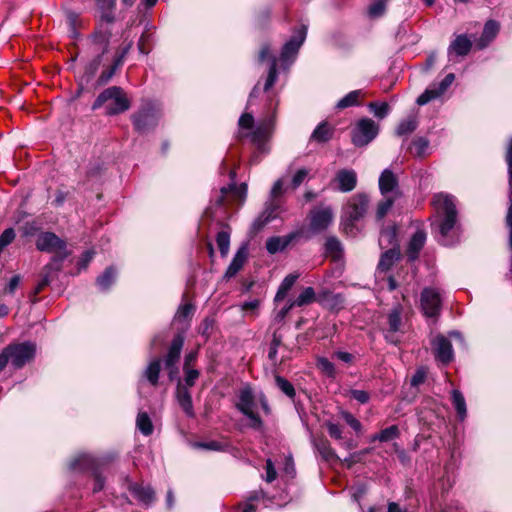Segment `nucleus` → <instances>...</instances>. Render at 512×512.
<instances>
[{
    "instance_id": "7",
    "label": "nucleus",
    "mask_w": 512,
    "mask_h": 512,
    "mask_svg": "<svg viewBox=\"0 0 512 512\" xmlns=\"http://www.w3.org/2000/svg\"><path fill=\"white\" fill-rule=\"evenodd\" d=\"M307 36V26L302 24L297 28L291 38L284 44L280 55V60L284 64L292 63Z\"/></svg>"
},
{
    "instance_id": "14",
    "label": "nucleus",
    "mask_w": 512,
    "mask_h": 512,
    "mask_svg": "<svg viewBox=\"0 0 512 512\" xmlns=\"http://www.w3.org/2000/svg\"><path fill=\"white\" fill-rule=\"evenodd\" d=\"M273 132V120H263L258 126L249 134L251 141L257 146L259 152L267 153L268 149L265 147L266 141L271 137Z\"/></svg>"
},
{
    "instance_id": "32",
    "label": "nucleus",
    "mask_w": 512,
    "mask_h": 512,
    "mask_svg": "<svg viewBox=\"0 0 512 512\" xmlns=\"http://www.w3.org/2000/svg\"><path fill=\"white\" fill-rule=\"evenodd\" d=\"M471 46V41L465 35H460L451 43L449 51L459 56H465L469 53Z\"/></svg>"
},
{
    "instance_id": "6",
    "label": "nucleus",
    "mask_w": 512,
    "mask_h": 512,
    "mask_svg": "<svg viewBox=\"0 0 512 512\" xmlns=\"http://www.w3.org/2000/svg\"><path fill=\"white\" fill-rule=\"evenodd\" d=\"M255 407L256 399L252 393V390L250 388L242 389L239 394L237 408L250 419V426L252 428L261 429L263 426V422L260 419V417L255 413Z\"/></svg>"
},
{
    "instance_id": "30",
    "label": "nucleus",
    "mask_w": 512,
    "mask_h": 512,
    "mask_svg": "<svg viewBox=\"0 0 512 512\" xmlns=\"http://www.w3.org/2000/svg\"><path fill=\"white\" fill-rule=\"evenodd\" d=\"M177 400L186 415L188 417H193L194 410L191 395L186 388L180 385L177 388Z\"/></svg>"
},
{
    "instance_id": "22",
    "label": "nucleus",
    "mask_w": 512,
    "mask_h": 512,
    "mask_svg": "<svg viewBox=\"0 0 512 512\" xmlns=\"http://www.w3.org/2000/svg\"><path fill=\"white\" fill-rule=\"evenodd\" d=\"M247 256H248L247 248L245 246L240 247L237 250L236 254L234 255L230 265L228 266V268L225 272V277H227V278L234 277L239 272V270L243 267V265L247 259Z\"/></svg>"
},
{
    "instance_id": "16",
    "label": "nucleus",
    "mask_w": 512,
    "mask_h": 512,
    "mask_svg": "<svg viewBox=\"0 0 512 512\" xmlns=\"http://www.w3.org/2000/svg\"><path fill=\"white\" fill-rule=\"evenodd\" d=\"M379 190L383 197H401V192L398 186V179L390 169H385L381 173L379 177Z\"/></svg>"
},
{
    "instance_id": "60",
    "label": "nucleus",
    "mask_w": 512,
    "mask_h": 512,
    "mask_svg": "<svg viewBox=\"0 0 512 512\" xmlns=\"http://www.w3.org/2000/svg\"><path fill=\"white\" fill-rule=\"evenodd\" d=\"M326 427L328 430L329 435L334 439H341L342 438V430L338 424H335L333 422H327Z\"/></svg>"
},
{
    "instance_id": "33",
    "label": "nucleus",
    "mask_w": 512,
    "mask_h": 512,
    "mask_svg": "<svg viewBox=\"0 0 512 512\" xmlns=\"http://www.w3.org/2000/svg\"><path fill=\"white\" fill-rule=\"evenodd\" d=\"M399 255V249L389 248L381 255L380 261L378 263V270L384 272L388 271L394 262L398 259Z\"/></svg>"
},
{
    "instance_id": "27",
    "label": "nucleus",
    "mask_w": 512,
    "mask_h": 512,
    "mask_svg": "<svg viewBox=\"0 0 512 512\" xmlns=\"http://www.w3.org/2000/svg\"><path fill=\"white\" fill-rule=\"evenodd\" d=\"M388 324L389 331L385 335V338L391 343H396L397 339L394 334L399 331L401 326V313L399 309L395 308L389 313Z\"/></svg>"
},
{
    "instance_id": "4",
    "label": "nucleus",
    "mask_w": 512,
    "mask_h": 512,
    "mask_svg": "<svg viewBox=\"0 0 512 512\" xmlns=\"http://www.w3.org/2000/svg\"><path fill=\"white\" fill-rule=\"evenodd\" d=\"M378 125L370 118L360 119L352 132V142L356 146H365L378 134Z\"/></svg>"
},
{
    "instance_id": "31",
    "label": "nucleus",
    "mask_w": 512,
    "mask_h": 512,
    "mask_svg": "<svg viewBox=\"0 0 512 512\" xmlns=\"http://www.w3.org/2000/svg\"><path fill=\"white\" fill-rule=\"evenodd\" d=\"M333 128L327 122L320 123L311 135V140L318 143H325L333 136Z\"/></svg>"
},
{
    "instance_id": "25",
    "label": "nucleus",
    "mask_w": 512,
    "mask_h": 512,
    "mask_svg": "<svg viewBox=\"0 0 512 512\" xmlns=\"http://www.w3.org/2000/svg\"><path fill=\"white\" fill-rule=\"evenodd\" d=\"M130 491L138 501L146 506L152 504L155 499L154 491L149 486L144 487L138 484H133L130 486Z\"/></svg>"
},
{
    "instance_id": "55",
    "label": "nucleus",
    "mask_w": 512,
    "mask_h": 512,
    "mask_svg": "<svg viewBox=\"0 0 512 512\" xmlns=\"http://www.w3.org/2000/svg\"><path fill=\"white\" fill-rule=\"evenodd\" d=\"M326 251L330 253H338L341 251V243L336 237H329L325 243Z\"/></svg>"
},
{
    "instance_id": "58",
    "label": "nucleus",
    "mask_w": 512,
    "mask_h": 512,
    "mask_svg": "<svg viewBox=\"0 0 512 512\" xmlns=\"http://www.w3.org/2000/svg\"><path fill=\"white\" fill-rule=\"evenodd\" d=\"M350 395L353 399H355L356 401H358L361 404L367 403L370 399L368 392H366L364 390H357V389L351 390Z\"/></svg>"
},
{
    "instance_id": "12",
    "label": "nucleus",
    "mask_w": 512,
    "mask_h": 512,
    "mask_svg": "<svg viewBox=\"0 0 512 512\" xmlns=\"http://www.w3.org/2000/svg\"><path fill=\"white\" fill-rule=\"evenodd\" d=\"M421 308L426 317H435L441 309L440 292L434 288H425L421 293Z\"/></svg>"
},
{
    "instance_id": "28",
    "label": "nucleus",
    "mask_w": 512,
    "mask_h": 512,
    "mask_svg": "<svg viewBox=\"0 0 512 512\" xmlns=\"http://www.w3.org/2000/svg\"><path fill=\"white\" fill-rule=\"evenodd\" d=\"M293 238V234L283 237H271L266 242V249L270 254H275L277 252L283 251L290 244Z\"/></svg>"
},
{
    "instance_id": "24",
    "label": "nucleus",
    "mask_w": 512,
    "mask_h": 512,
    "mask_svg": "<svg viewBox=\"0 0 512 512\" xmlns=\"http://www.w3.org/2000/svg\"><path fill=\"white\" fill-rule=\"evenodd\" d=\"M313 445L325 461L339 460L329 441L324 437L315 438Z\"/></svg>"
},
{
    "instance_id": "9",
    "label": "nucleus",
    "mask_w": 512,
    "mask_h": 512,
    "mask_svg": "<svg viewBox=\"0 0 512 512\" xmlns=\"http://www.w3.org/2000/svg\"><path fill=\"white\" fill-rule=\"evenodd\" d=\"M36 247L40 251L58 253L51 263H55L66 252V243L51 232L41 233L36 240Z\"/></svg>"
},
{
    "instance_id": "44",
    "label": "nucleus",
    "mask_w": 512,
    "mask_h": 512,
    "mask_svg": "<svg viewBox=\"0 0 512 512\" xmlns=\"http://www.w3.org/2000/svg\"><path fill=\"white\" fill-rule=\"evenodd\" d=\"M194 313V307L191 304H183L181 305L176 314H175V321L181 322V323H188V321L191 319L192 315Z\"/></svg>"
},
{
    "instance_id": "53",
    "label": "nucleus",
    "mask_w": 512,
    "mask_h": 512,
    "mask_svg": "<svg viewBox=\"0 0 512 512\" xmlns=\"http://www.w3.org/2000/svg\"><path fill=\"white\" fill-rule=\"evenodd\" d=\"M214 319L212 318H205L201 325L199 326V334H201L205 339H208V337L211 335L212 330L214 328Z\"/></svg>"
},
{
    "instance_id": "43",
    "label": "nucleus",
    "mask_w": 512,
    "mask_h": 512,
    "mask_svg": "<svg viewBox=\"0 0 512 512\" xmlns=\"http://www.w3.org/2000/svg\"><path fill=\"white\" fill-rule=\"evenodd\" d=\"M396 199L397 198L395 197L386 196L382 201L378 203L376 210V218L378 221H381L386 216Z\"/></svg>"
},
{
    "instance_id": "1",
    "label": "nucleus",
    "mask_w": 512,
    "mask_h": 512,
    "mask_svg": "<svg viewBox=\"0 0 512 512\" xmlns=\"http://www.w3.org/2000/svg\"><path fill=\"white\" fill-rule=\"evenodd\" d=\"M432 204L438 230L437 240L441 245L453 246L460 238L455 199L451 195L439 193L433 197Z\"/></svg>"
},
{
    "instance_id": "52",
    "label": "nucleus",
    "mask_w": 512,
    "mask_h": 512,
    "mask_svg": "<svg viewBox=\"0 0 512 512\" xmlns=\"http://www.w3.org/2000/svg\"><path fill=\"white\" fill-rule=\"evenodd\" d=\"M15 238V231L13 228H7L0 235V251L12 243Z\"/></svg>"
},
{
    "instance_id": "40",
    "label": "nucleus",
    "mask_w": 512,
    "mask_h": 512,
    "mask_svg": "<svg viewBox=\"0 0 512 512\" xmlns=\"http://www.w3.org/2000/svg\"><path fill=\"white\" fill-rule=\"evenodd\" d=\"M136 425L140 432L145 436H149L153 432L152 421L146 412H140L138 414Z\"/></svg>"
},
{
    "instance_id": "57",
    "label": "nucleus",
    "mask_w": 512,
    "mask_h": 512,
    "mask_svg": "<svg viewBox=\"0 0 512 512\" xmlns=\"http://www.w3.org/2000/svg\"><path fill=\"white\" fill-rule=\"evenodd\" d=\"M254 124V117L250 113H244L239 118V127L240 129H252Z\"/></svg>"
},
{
    "instance_id": "17",
    "label": "nucleus",
    "mask_w": 512,
    "mask_h": 512,
    "mask_svg": "<svg viewBox=\"0 0 512 512\" xmlns=\"http://www.w3.org/2000/svg\"><path fill=\"white\" fill-rule=\"evenodd\" d=\"M432 346L435 357L443 364H448L453 359V349L451 342L443 335H437L432 340Z\"/></svg>"
},
{
    "instance_id": "62",
    "label": "nucleus",
    "mask_w": 512,
    "mask_h": 512,
    "mask_svg": "<svg viewBox=\"0 0 512 512\" xmlns=\"http://www.w3.org/2000/svg\"><path fill=\"white\" fill-rule=\"evenodd\" d=\"M186 371L185 382L188 386H193L196 379L199 376V372L196 369H190L189 367H184Z\"/></svg>"
},
{
    "instance_id": "34",
    "label": "nucleus",
    "mask_w": 512,
    "mask_h": 512,
    "mask_svg": "<svg viewBox=\"0 0 512 512\" xmlns=\"http://www.w3.org/2000/svg\"><path fill=\"white\" fill-rule=\"evenodd\" d=\"M417 126V117L415 115H410L398 124L396 134L398 136H408L416 130Z\"/></svg>"
},
{
    "instance_id": "61",
    "label": "nucleus",
    "mask_w": 512,
    "mask_h": 512,
    "mask_svg": "<svg viewBox=\"0 0 512 512\" xmlns=\"http://www.w3.org/2000/svg\"><path fill=\"white\" fill-rule=\"evenodd\" d=\"M284 193V181L283 179H278L270 192L271 198H279Z\"/></svg>"
},
{
    "instance_id": "13",
    "label": "nucleus",
    "mask_w": 512,
    "mask_h": 512,
    "mask_svg": "<svg viewBox=\"0 0 512 512\" xmlns=\"http://www.w3.org/2000/svg\"><path fill=\"white\" fill-rule=\"evenodd\" d=\"M455 80V75L449 73L445 78L438 84V86L431 85L428 87L416 100V103L420 106L427 104L431 100L441 97L447 89L452 85Z\"/></svg>"
},
{
    "instance_id": "49",
    "label": "nucleus",
    "mask_w": 512,
    "mask_h": 512,
    "mask_svg": "<svg viewBox=\"0 0 512 512\" xmlns=\"http://www.w3.org/2000/svg\"><path fill=\"white\" fill-rule=\"evenodd\" d=\"M275 381H276L278 388L284 394H286L290 398H293L295 396V389H294L293 385L288 380H286L285 378H283L281 376H276Z\"/></svg>"
},
{
    "instance_id": "29",
    "label": "nucleus",
    "mask_w": 512,
    "mask_h": 512,
    "mask_svg": "<svg viewBox=\"0 0 512 512\" xmlns=\"http://www.w3.org/2000/svg\"><path fill=\"white\" fill-rule=\"evenodd\" d=\"M379 245L382 249L396 248L399 249L397 241V230L395 226L386 228L381 231L379 237Z\"/></svg>"
},
{
    "instance_id": "54",
    "label": "nucleus",
    "mask_w": 512,
    "mask_h": 512,
    "mask_svg": "<svg viewBox=\"0 0 512 512\" xmlns=\"http://www.w3.org/2000/svg\"><path fill=\"white\" fill-rule=\"evenodd\" d=\"M308 174H309V170L306 168H301V169L297 170L296 173L292 177L293 188L296 189L297 187H299L304 182V180L307 178Z\"/></svg>"
},
{
    "instance_id": "63",
    "label": "nucleus",
    "mask_w": 512,
    "mask_h": 512,
    "mask_svg": "<svg viewBox=\"0 0 512 512\" xmlns=\"http://www.w3.org/2000/svg\"><path fill=\"white\" fill-rule=\"evenodd\" d=\"M268 358L273 362V364H277L278 362L281 363L285 359L290 358L289 354L282 355L281 359L278 358V349L275 347L270 346Z\"/></svg>"
},
{
    "instance_id": "51",
    "label": "nucleus",
    "mask_w": 512,
    "mask_h": 512,
    "mask_svg": "<svg viewBox=\"0 0 512 512\" xmlns=\"http://www.w3.org/2000/svg\"><path fill=\"white\" fill-rule=\"evenodd\" d=\"M317 367L328 377L335 376L334 364L327 358L321 357L317 360Z\"/></svg>"
},
{
    "instance_id": "35",
    "label": "nucleus",
    "mask_w": 512,
    "mask_h": 512,
    "mask_svg": "<svg viewBox=\"0 0 512 512\" xmlns=\"http://www.w3.org/2000/svg\"><path fill=\"white\" fill-rule=\"evenodd\" d=\"M297 279V274H289L283 279L275 295V302H279L286 297L288 291L292 288Z\"/></svg>"
},
{
    "instance_id": "50",
    "label": "nucleus",
    "mask_w": 512,
    "mask_h": 512,
    "mask_svg": "<svg viewBox=\"0 0 512 512\" xmlns=\"http://www.w3.org/2000/svg\"><path fill=\"white\" fill-rule=\"evenodd\" d=\"M369 108L373 112V114L379 119L385 118L389 112V106L385 102H372L369 104Z\"/></svg>"
},
{
    "instance_id": "10",
    "label": "nucleus",
    "mask_w": 512,
    "mask_h": 512,
    "mask_svg": "<svg viewBox=\"0 0 512 512\" xmlns=\"http://www.w3.org/2000/svg\"><path fill=\"white\" fill-rule=\"evenodd\" d=\"M334 212L330 206H319L309 213L310 230L313 233L325 231L333 222Z\"/></svg>"
},
{
    "instance_id": "37",
    "label": "nucleus",
    "mask_w": 512,
    "mask_h": 512,
    "mask_svg": "<svg viewBox=\"0 0 512 512\" xmlns=\"http://www.w3.org/2000/svg\"><path fill=\"white\" fill-rule=\"evenodd\" d=\"M452 403L454 408L460 418V420H464L467 415V408L464 396L458 390L452 391Z\"/></svg>"
},
{
    "instance_id": "26",
    "label": "nucleus",
    "mask_w": 512,
    "mask_h": 512,
    "mask_svg": "<svg viewBox=\"0 0 512 512\" xmlns=\"http://www.w3.org/2000/svg\"><path fill=\"white\" fill-rule=\"evenodd\" d=\"M317 302L329 309H338L342 306L343 299L339 294L323 290L317 295Z\"/></svg>"
},
{
    "instance_id": "47",
    "label": "nucleus",
    "mask_w": 512,
    "mask_h": 512,
    "mask_svg": "<svg viewBox=\"0 0 512 512\" xmlns=\"http://www.w3.org/2000/svg\"><path fill=\"white\" fill-rule=\"evenodd\" d=\"M428 146H429V142L427 139L418 138L413 141L412 147H411V152L415 156L422 157L423 155H425V153L428 149Z\"/></svg>"
},
{
    "instance_id": "3",
    "label": "nucleus",
    "mask_w": 512,
    "mask_h": 512,
    "mask_svg": "<svg viewBox=\"0 0 512 512\" xmlns=\"http://www.w3.org/2000/svg\"><path fill=\"white\" fill-rule=\"evenodd\" d=\"M106 105V114L115 115L129 109L130 104L123 90L120 87L113 86L105 89L95 100L92 109L96 110L102 105Z\"/></svg>"
},
{
    "instance_id": "59",
    "label": "nucleus",
    "mask_w": 512,
    "mask_h": 512,
    "mask_svg": "<svg viewBox=\"0 0 512 512\" xmlns=\"http://www.w3.org/2000/svg\"><path fill=\"white\" fill-rule=\"evenodd\" d=\"M94 256V251L93 250H87L85 251L80 260L78 261V270H83V269H86L88 264L90 263V261L92 260Z\"/></svg>"
},
{
    "instance_id": "56",
    "label": "nucleus",
    "mask_w": 512,
    "mask_h": 512,
    "mask_svg": "<svg viewBox=\"0 0 512 512\" xmlns=\"http://www.w3.org/2000/svg\"><path fill=\"white\" fill-rule=\"evenodd\" d=\"M343 419L346 421V423L354 429L356 432H359L362 428V425L358 419H356L351 413L344 412L343 413Z\"/></svg>"
},
{
    "instance_id": "2",
    "label": "nucleus",
    "mask_w": 512,
    "mask_h": 512,
    "mask_svg": "<svg viewBox=\"0 0 512 512\" xmlns=\"http://www.w3.org/2000/svg\"><path fill=\"white\" fill-rule=\"evenodd\" d=\"M368 202L367 195L359 193L352 196L343 206L340 226L345 234L351 237L357 235L358 229L355 226V222L365 215Z\"/></svg>"
},
{
    "instance_id": "19",
    "label": "nucleus",
    "mask_w": 512,
    "mask_h": 512,
    "mask_svg": "<svg viewBox=\"0 0 512 512\" xmlns=\"http://www.w3.org/2000/svg\"><path fill=\"white\" fill-rule=\"evenodd\" d=\"M65 258L66 254L64 253L57 261H55V263H49L44 267L41 279L35 287L34 295L40 293L46 286L51 283L53 276L60 271L61 263Z\"/></svg>"
},
{
    "instance_id": "15",
    "label": "nucleus",
    "mask_w": 512,
    "mask_h": 512,
    "mask_svg": "<svg viewBox=\"0 0 512 512\" xmlns=\"http://www.w3.org/2000/svg\"><path fill=\"white\" fill-rule=\"evenodd\" d=\"M184 344V336L182 334H178L172 340L170 348L165 358V367L169 370L170 378L172 379L174 375L178 373V369L176 368V363L180 358V353Z\"/></svg>"
},
{
    "instance_id": "45",
    "label": "nucleus",
    "mask_w": 512,
    "mask_h": 512,
    "mask_svg": "<svg viewBox=\"0 0 512 512\" xmlns=\"http://www.w3.org/2000/svg\"><path fill=\"white\" fill-rule=\"evenodd\" d=\"M388 0H375L373 1L368 8V15L370 18H379L384 15L386 11Z\"/></svg>"
},
{
    "instance_id": "21",
    "label": "nucleus",
    "mask_w": 512,
    "mask_h": 512,
    "mask_svg": "<svg viewBox=\"0 0 512 512\" xmlns=\"http://www.w3.org/2000/svg\"><path fill=\"white\" fill-rule=\"evenodd\" d=\"M425 242L426 233L423 230H417L411 237L407 248V255L411 261H414L418 258V255Z\"/></svg>"
},
{
    "instance_id": "11",
    "label": "nucleus",
    "mask_w": 512,
    "mask_h": 512,
    "mask_svg": "<svg viewBox=\"0 0 512 512\" xmlns=\"http://www.w3.org/2000/svg\"><path fill=\"white\" fill-rule=\"evenodd\" d=\"M284 211L282 201L279 198L270 197L263 213L253 222V230L255 232L261 230L268 222L280 216Z\"/></svg>"
},
{
    "instance_id": "5",
    "label": "nucleus",
    "mask_w": 512,
    "mask_h": 512,
    "mask_svg": "<svg viewBox=\"0 0 512 512\" xmlns=\"http://www.w3.org/2000/svg\"><path fill=\"white\" fill-rule=\"evenodd\" d=\"M159 116V107L153 102H148L133 116V123L136 130L146 132L157 124Z\"/></svg>"
},
{
    "instance_id": "38",
    "label": "nucleus",
    "mask_w": 512,
    "mask_h": 512,
    "mask_svg": "<svg viewBox=\"0 0 512 512\" xmlns=\"http://www.w3.org/2000/svg\"><path fill=\"white\" fill-rule=\"evenodd\" d=\"M161 369V361L160 359L152 360L147 366L144 375L146 379L152 384L156 385L158 383L159 373Z\"/></svg>"
},
{
    "instance_id": "23",
    "label": "nucleus",
    "mask_w": 512,
    "mask_h": 512,
    "mask_svg": "<svg viewBox=\"0 0 512 512\" xmlns=\"http://www.w3.org/2000/svg\"><path fill=\"white\" fill-rule=\"evenodd\" d=\"M500 26L498 22L489 20L485 23L482 36L476 43L479 49L485 48L498 34Z\"/></svg>"
},
{
    "instance_id": "8",
    "label": "nucleus",
    "mask_w": 512,
    "mask_h": 512,
    "mask_svg": "<svg viewBox=\"0 0 512 512\" xmlns=\"http://www.w3.org/2000/svg\"><path fill=\"white\" fill-rule=\"evenodd\" d=\"M5 351L9 355V361L11 364L16 368H21L33 359L36 352V346L33 343L25 342L9 345L5 348Z\"/></svg>"
},
{
    "instance_id": "46",
    "label": "nucleus",
    "mask_w": 512,
    "mask_h": 512,
    "mask_svg": "<svg viewBox=\"0 0 512 512\" xmlns=\"http://www.w3.org/2000/svg\"><path fill=\"white\" fill-rule=\"evenodd\" d=\"M217 246L223 257H226L230 247V234L227 231H220L216 237Z\"/></svg>"
},
{
    "instance_id": "41",
    "label": "nucleus",
    "mask_w": 512,
    "mask_h": 512,
    "mask_svg": "<svg viewBox=\"0 0 512 512\" xmlns=\"http://www.w3.org/2000/svg\"><path fill=\"white\" fill-rule=\"evenodd\" d=\"M361 94V90H354L349 92L346 96H344L337 102L336 107L338 109H344L347 107L358 105Z\"/></svg>"
},
{
    "instance_id": "39",
    "label": "nucleus",
    "mask_w": 512,
    "mask_h": 512,
    "mask_svg": "<svg viewBox=\"0 0 512 512\" xmlns=\"http://www.w3.org/2000/svg\"><path fill=\"white\" fill-rule=\"evenodd\" d=\"M314 301H317V296L315 294V291L312 287H307L292 302L295 306L302 307V306L311 304Z\"/></svg>"
},
{
    "instance_id": "20",
    "label": "nucleus",
    "mask_w": 512,
    "mask_h": 512,
    "mask_svg": "<svg viewBox=\"0 0 512 512\" xmlns=\"http://www.w3.org/2000/svg\"><path fill=\"white\" fill-rule=\"evenodd\" d=\"M266 59H271V64L268 71V76L264 85V91H268L276 82L278 74H277V59L271 56L270 47L268 45H263L259 53V60L265 61Z\"/></svg>"
},
{
    "instance_id": "64",
    "label": "nucleus",
    "mask_w": 512,
    "mask_h": 512,
    "mask_svg": "<svg viewBox=\"0 0 512 512\" xmlns=\"http://www.w3.org/2000/svg\"><path fill=\"white\" fill-rule=\"evenodd\" d=\"M367 487L364 484H359L353 487L352 498L354 501L359 502L361 498L366 494Z\"/></svg>"
},
{
    "instance_id": "42",
    "label": "nucleus",
    "mask_w": 512,
    "mask_h": 512,
    "mask_svg": "<svg viewBox=\"0 0 512 512\" xmlns=\"http://www.w3.org/2000/svg\"><path fill=\"white\" fill-rule=\"evenodd\" d=\"M399 436V429L396 425H392L383 429L380 433L375 434L371 441L388 442Z\"/></svg>"
},
{
    "instance_id": "18",
    "label": "nucleus",
    "mask_w": 512,
    "mask_h": 512,
    "mask_svg": "<svg viewBox=\"0 0 512 512\" xmlns=\"http://www.w3.org/2000/svg\"><path fill=\"white\" fill-rule=\"evenodd\" d=\"M334 182L337 184L339 191L350 192L356 187L357 174L352 169H341L336 173Z\"/></svg>"
},
{
    "instance_id": "48",
    "label": "nucleus",
    "mask_w": 512,
    "mask_h": 512,
    "mask_svg": "<svg viewBox=\"0 0 512 512\" xmlns=\"http://www.w3.org/2000/svg\"><path fill=\"white\" fill-rule=\"evenodd\" d=\"M230 178L232 183L228 187H222L221 188V195L217 197L216 199V205L220 206L222 205L224 198L227 194H229L230 191H237V187L235 185V179H236V172L234 170H231L229 172Z\"/></svg>"
},
{
    "instance_id": "36",
    "label": "nucleus",
    "mask_w": 512,
    "mask_h": 512,
    "mask_svg": "<svg viewBox=\"0 0 512 512\" xmlns=\"http://www.w3.org/2000/svg\"><path fill=\"white\" fill-rule=\"evenodd\" d=\"M116 270L113 267H108L97 278V285L102 291H106L113 284L116 278Z\"/></svg>"
}]
</instances>
